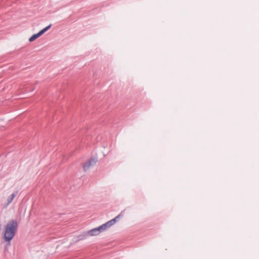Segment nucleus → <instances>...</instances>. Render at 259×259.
<instances>
[{"label":"nucleus","mask_w":259,"mask_h":259,"mask_svg":"<svg viewBox=\"0 0 259 259\" xmlns=\"http://www.w3.org/2000/svg\"><path fill=\"white\" fill-rule=\"evenodd\" d=\"M18 226V222L15 220H11L6 225L3 233V238L6 242L10 243L17 232Z\"/></svg>","instance_id":"1"},{"label":"nucleus","mask_w":259,"mask_h":259,"mask_svg":"<svg viewBox=\"0 0 259 259\" xmlns=\"http://www.w3.org/2000/svg\"><path fill=\"white\" fill-rule=\"evenodd\" d=\"M120 217V215H118L113 219L107 222L100 227L92 229L88 232V234L91 236L99 235L101 232L106 230L108 228L114 224L117 221V219H119Z\"/></svg>","instance_id":"2"},{"label":"nucleus","mask_w":259,"mask_h":259,"mask_svg":"<svg viewBox=\"0 0 259 259\" xmlns=\"http://www.w3.org/2000/svg\"><path fill=\"white\" fill-rule=\"evenodd\" d=\"M51 27V24L49 25L47 27H45L41 30H40L37 34H33L29 39V41L32 42L37 38L38 37L43 34L46 31H47Z\"/></svg>","instance_id":"3"},{"label":"nucleus","mask_w":259,"mask_h":259,"mask_svg":"<svg viewBox=\"0 0 259 259\" xmlns=\"http://www.w3.org/2000/svg\"><path fill=\"white\" fill-rule=\"evenodd\" d=\"M96 161L95 159H91L85 162L83 165L84 170L85 171L88 170L92 166L96 163Z\"/></svg>","instance_id":"4"},{"label":"nucleus","mask_w":259,"mask_h":259,"mask_svg":"<svg viewBox=\"0 0 259 259\" xmlns=\"http://www.w3.org/2000/svg\"><path fill=\"white\" fill-rule=\"evenodd\" d=\"M16 194L15 193L11 194L9 196L5 199V201L4 203L5 206H8L13 200Z\"/></svg>","instance_id":"5"}]
</instances>
